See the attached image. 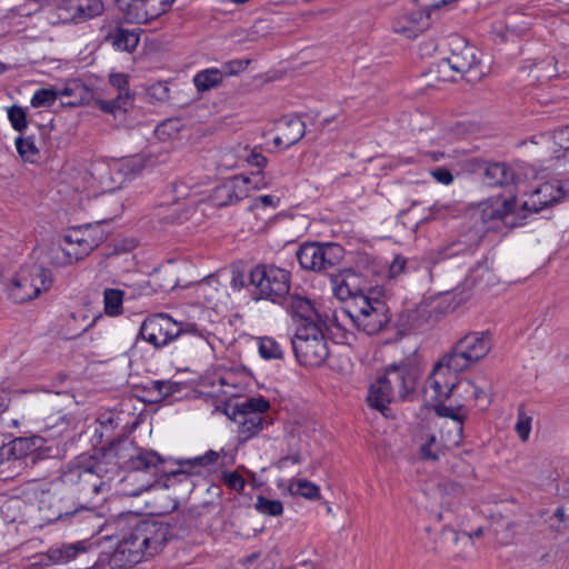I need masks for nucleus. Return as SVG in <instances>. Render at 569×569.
I'll use <instances>...</instances> for the list:
<instances>
[{
	"label": "nucleus",
	"mask_w": 569,
	"mask_h": 569,
	"mask_svg": "<svg viewBox=\"0 0 569 569\" xmlns=\"http://www.w3.org/2000/svg\"><path fill=\"white\" fill-rule=\"evenodd\" d=\"M52 282L50 270L31 264L20 268L8 287V293L14 303H24L37 298L42 291H48Z\"/></svg>",
	"instance_id": "nucleus-8"
},
{
	"label": "nucleus",
	"mask_w": 569,
	"mask_h": 569,
	"mask_svg": "<svg viewBox=\"0 0 569 569\" xmlns=\"http://www.w3.org/2000/svg\"><path fill=\"white\" fill-rule=\"evenodd\" d=\"M470 170L489 187L508 186L515 181V171L506 162H493L481 158L469 161Z\"/></svg>",
	"instance_id": "nucleus-18"
},
{
	"label": "nucleus",
	"mask_w": 569,
	"mask_h": 569,
	"mask_svg": "<svg viewBox=\"0 0 569 569\" xmlns=\"http://www.w3.org/2000/svg\"><path fill=\"white\" fill-rule=\"evenodd\" d=\"M385 301L371 298H357L356 302L348 303L343 309L353 325L365 333L372 336L381 332L390 318Z\"/></svg>",
	"instance_id": "nucleus-11"
},
{
	"label": "nucleus",
	"mask_w": 569,
	"mask_h": 569,
	"mask_svg": "<svg viewBox=\"0 0 569 569\" xmlns=\"http://www.w3.org/2000/svg\"><path fill=\"white\" fill-rule=\"evenodd\" d=\"M386 383L391 388L397 401L405 400L415 391L418 379V369L409 363L391 365L382 376Z\"/></svg>",
	"instance_id": "nucleus-19"
},
{
	"label": "nucleus",
	"mask_w": 569,
	"mask_h": 569,
	"mask_svg": "<svg viewBox=\"0 0 569 569\" xmlns=\"http://www.w3.org/2000/svg\"><path fill=\"white\" fill-rule=\"evenodd\" d=\"M254 508L258 512L266 516L277 517L283 512V506L280 500H270L263 496L257 497Z\"/></svg>",
	"instance_id": "nucleus-39"
},
{
	"label": "nucleus",
	"mask_w": 569,
	"mask_h": 569,
	"mask_svg": "<svg viewBox=\"0 0 569 569\" xmlns=\"http://www.w3.org/2000/svg\"><path fill=\"white\" fill-rule=\"evenodd\" d=\"M492 347L490 331H472L460 338L435 366L462 372L482 360Z\"/></svg>",
	"instance_id": "nucleus-5"
},
{
	"label": "nucleus",
	"mask_w": 569,
	"mask_h": 569,
	"mask_svg": "<svg viewBox=\"0 0 569 569\" xmlns=\"http://www.w3.org/2000/svg\"><path fill=\"white\" fill-rule=\"evenodd\" d=\"M249 60L236 59L228 62H224L221 68H218L222 73V77L237 76L240 72L244 71L249 66Z\"/></svg>",
	"instance_id": "nucleus-50"
},
{
	"label": "nucleus",
	"mask_w": 569,
	"mask_h": 569,
	"mask_svg": "<svg viewBox=\"0 0 569 569\" xmlns=\"http://www.w3.org/2000/svg\"><path fill=\"white\" fill-rule=\"evenodd\" d=\"M110 84L118 90L117 96L122 99L132 101V96L129 90V77L124 73H111L109 77Z\"/></svg>",
	"instance_id": "nucleus-43"
},
{
	"label": "nucleus",
	"mask_w": 569,
	"mask_h": 569,
	"mask_svg": "<svg viewBox=\"0 0 569 569\" xmlns=\"http://www.w3.org/2000/svg\"><path fill=\"white\" fill-rule=\"evenodd\" d=\"M322 326L296 327L291 345L300 365L318 367L328 358L329 348L322 332Z\"/></svg>",
	"instance_id": "nucleus-10"
},
{
	"label": "nucleus",
	"mask_w": 569,
	"mask_h": 569,
	"mask_svg": "<svg viewBox=\"0 0 569 569\" xmlns=\"http://www.w3.org/2000/svg\"><path fill=\"white\" fill-rule=\"evenodd\" d=\"M420 453L423 459L437 461L442 453L441 447L437 443L435 436H430L428 440L420 446Z\"/></svg>",
	"instance_id": "nucleus-46"
},
{
	"label": "nucleus",
	"mask_w": 569,
	"mask_h": 569,
	"mask_svg": "<svg viewBox=\"0 0 569 569\" xmlns=\"http://www.w3.org/2000/svg\"><path fill=\"white\" fill-rule=\"evenodd\" d=\"M96 106L106 113L116 114V112L119 110L127 111L131 106V102L122 99L121 96H117L110 100L98 99L96 101Z\"/></svg>",
	"instance_id": "nucleus-41"
},
{
	"label": "nucleus",
	"mask_w": 569,
	"mask_h": 569,
	"mask_svg": "<svg viewBox=\"0 0 569 569\" xmlns=\"http://www.w3.org/2000/svg\"><path fill=\"white\" fill-rule=\"evenodd\" d=\"M258 350L261 358L266 360L283 359V349L280 343L272 337L258 338Z\"/></svg>",
	"instance_id": "nucleus-35"
},
{
	"label": "nucleus",
	"mask_w": 569,
	"mask_h": 569,
	"mask_svg": "<svg viewBox=\"0 0 569 569\" xmlns=\"http://www.w3.org/2000/svg\"><path fill=\"white\" fill-rule=\"evenodd\" d=\"M409 321L416 328L429 325L432 321V310L428 305H420L411 311Z\"/></svg>",
	"instance_id": "nucleus-42"
},
{
	"label": "nucleus",
	"mask_w": 569,
	"mask_h": 569,
	"mask_svg": "<svg viewBox=\"0 0 569 569\" xmlns=\"http://www.w3.org/2000/svg\"><path fill=\"white\" fill-rule=\"evenodd\" d=\"M112 443H121L130 446L126 450L124 457L121 459V469L126 468L131 471H153L154 473L168 475L163 470H169L166 465L167 460L152 449L134 447L132 442L113 441Z\"/></svg>",
	"instance_id": "nucleus-14"
},
{
	"label": "nucleus",
	"mask_w": 569,
	"mask_h": 569,
	"mask_svg": "<svg viewBox=\"0 0 569 569\" xmlns=\"http://www.w3.org/2000/svg\"><path fill=\"white\" fill-rule=\"evenodd\" d=\"M515 430L522 441H527L529 439L531 431V417L527 416L521 407L518 410V420L515 426Z\"/></svg>",
	"instance_id": "nucleus-49"
},
{
	"label": "nucleus",
	"mask_w": 569,
	"mask_h": 569,
	"mask_svg": "<svg viewBox=\"0 0 569 569\" xmlns=\"http://www.w3.org/2000/svg\"><path fill=\"white\" fill-rule=\"evenodd\" d=\"M247 284V278L240 270H233L230 281L232 290L240 291Z\"/></svg>",
	"instance_id": "nucleus-55"
},
{
	"label": "nucleus",
	"mask_w": 569,
	"mask_h": 569,
	"mask_svg": "<svg viewBox=\"0 0 569 569\" xmlns=\"http://www.w3.org/2000/svg\"><path fill=\"white\" fill-rule=\"evenodd\" d=\"M270 408V403L262 397L247 398L237 403L233 410V420L238 423L239 437L247 441L258 435L263 428V413Z\"/></svg>",
	"instance_id": "nucleus-13"
},
{
	"label": "nucleus",
	"mask_w": 569,
	"mask_h": 569,
	"mask_svg": "<svg viewBox=\"0 0 569 569\" xmlns=\"http://www.w3.org/2000/svg\"><path fill=\"white\" fill-rule=\"evenodd\" d=\"M104 10L101 0H79L74 23H82L100 16Z\"/></svg>",
	"instance_id": "nucleus-34"
},
{
	"label": "nucleus",
	"mask_w": 569,
	"mask_h": 569,
	"mask_svg": "<svg viewBox=\"0 0 569 569\" xmlns=\"http://www.w3.org/2000/svg\"><path fill=\"white\" fill-rule=\"evenodd\" d=\"M16 148L18 153L27 160H31L33 157L38 154V149L31 137H18L16 139Z\"/></svg>",
	"instance_id": "nucleus-47"
},
{
	"label": "nucleus",
	"mask_w": 569,
	"mask_h": 569,
	"mask_svg": "<svg viewBox=\"0 0 569 569\" xmlns=\"http://www.w3.org/2000/svg\"><path fill=\"white\" fill-rule=\"evenodd\" d=\"M247 161L249 164L258 167V168H264L268 162L267 158L263 154L256 152V151H252L248 156Z\"/></svg>",
	"instance_id": "nucleus-58"
},
{
	"label": "nucleus",
	"mask_w": 569,
	"mask_h": 569,
	"mask_svg": "<svg viewBox=\"0 0 569 569\" xmlns=\"http://www.w3.org/2000/svg\"><path fill=\"white\" fill-rule=\"evenodd\" d=\"M407 266V259L400 256H397L389 267V277L397 278L401 273L405 272Z\"/></svg>",
	"instance_id": "nucleus-54"
},
{
	"label": "nucleus",
	"mask_w": 569,
	"mask_h": 569,
	"mask_svg": "<svg viewBox=\"0 0 569 569\" xmlns=\"http://www.w3.org/2000/svg\"><path fill=\"white\" fill-rule=\"evenodd\" d=\"M171 538V526L158 520H141L118 542L112 562L132 567L159 553Z\"/></svg>",
	"instance_id": "nucleus-2"
},
{
	"label": "nucleus",
	"mask_w": 569,
	"mask_h": 569,
	"mask_svg": "<svg viewBox=\"0 0 569 569\" xmlns=\"http://www.w3.org/2000/svg\"><path fill=\"white\" fill-rule=\"evenodd\" d=\"M343 257V247L335 242H303L296 251L300 268L316 273L338 267Z\"/></svg>",
	"instance_id": "nucleus-9"
},
{
	"label": "nucleus",
	"mask_w": 569,
	"mask_h": 569,
	"mask_svg": "<svg viewBox=\"0 0 569 569\" xmlns=\"http://www.w3.org/2000/svg\"><path fill=\"white\" fill-rule=\"evenodd\" d=\"M515 196L505 199L497 197L481 202L476 213L485 229L490 230L496 222L505 221V219L515 211Z\"/></svg>",
	"instance_id": "nucleus-22"
},
{
	"label": "nucleus",
	"mask_w": 569,
	"mask_h": 569,
	"mask_svg": "<svg viewBox=\"0 0 569 569\" xmlns=\"http://www.w3.org/2000/svg\"><path fill=\"white\" fill-rule=\"evenodd\" d=\"M391 388L386 383L385 379L379 377L369 387L367 395V403L370 408L383 412L392 401H397L393 397Z\"/></svg>",
	"instance_id": "nucleus-29"
},
{
	"label": "nucleus",
	"mask_w": 569,
	"mask_h": 569,
	"mask_svg": "<svg viewBox=\"0 0 569 569\" xmlns=\"http://www.w3.org/2000/svg\"><path fill=\"white\" fill-rule=\"evenodd\" d=\"M552 182L559 193V201L569 198V179L552 180Z\"/></svg>",
	"instance_id": "nucleus-56"
},
{
	"label": "nucleus",
	"mask_w": 569,
	"mask_h": 569,
	"mask_svg": "<svg viewBox=\"0 0 569 569\" xmlns=\"http://www.w3.org/2000/svg\"><path fill=\"white\" fill-rule=\"evenodd\" d=\"M138 337L156 349L163 348L177 339L183 345H191L196 350H202L209 345L207 332L199 330L196 323L178 322L167 313H156L146 318Z\"/></svg>",
	"instance_id": "nucleus-4"
},
{
	"label": "nucleus",
	"mask_w": 569,
	"mask_h": 569,
	"mask_svg": "<svg viewBox=\"0 0 569 569\" xmlns=\"http://www.w3.org/2000/svg\"><path fill=\"white\" fill-rule=\"evenodd\" d=\"M330 282L335 297L341 301L349 300L351 303L359 297L368 298L362 277L352 270L331 277Z\"/></svg>",
	"instance_id": "nucleus-23"
},
{
	"label": "nucleus",
	"mask_w": 569,
	"mask_h": 569,
	"mask_svg": "<svg viewBox=\"0 0 569 569\" xmlns=\"http://www.w3.org/2000/svg\"><path fill=\"white\" fill-rule=\"evenodd\" d=\"M8 118L16 131L22 132L28 127L27 113L20 106H12L8 109Z\"/></svg>",
	"instance_id": "nucleus-44"
},
{
	"label": "nucleus",
	"mask_w": 569,
	"mask_h": 569,
	"mask_svg": "<svg viewBox=\"0 0 569 569\" xmlns=\"http://www.w3.org/2000/svg\"><path fill=\"white\" fill-rule=\"evenodd\" d=\"M224 452L223 449L221 452L214 450H208L206 453L201 456H197L188 459H178L176 463L178 466L177 469L163 470L168 475V480L171 478L183 477L187 479L189 476L201 475L203 471L210 470L212 466H214L220 455Z\"/></svg>",
	"instance_id": "nucleus-24"
},
{
	"label": "nucleus",
	"mask_w": 569,
	"mask_h": 569,
	"mask_svg": "<svg viewBox=\"0 0 569 569\" xmlns=\"http://www.w3.org/2000/svg\"><path fill=\"white\" fill-rule=\"evenodd\" d=\"M218 281L214 278H209L199 283L198 292L202 295L203 297L208 298V293H210V289L212 288L213 283H217Z\"/></svg>",
	"instance_id": "nucleus-59"
},
{
	"label": "nucleus",
	"mask_w": 569,
	"mask_h": 569,
	"mask_svg": "<svg viewBox=\"0 0 569 569\" xmlns=\"http://www.w3.org/2000/svg\"><path fill=\"white\" fill-rule=\"evenodd\" d=\"M174 0H116L124 19L131 23H147L166 13Z\"/></svg>",
	"instance_id": "nucleus-15"
},
{
	"label": "nucleus",
	"mask_w": 569,
	"mask_h": 569,
	"mask_svg": "<svg viewBox=\"0 0 569 569\" xmlns=\"http://www.w3.org/2000/svg\"><path fill=\"white\" fill-rule=\"evenodd\" d=\"M430 26V16L427 10H406L396 16L391 23L395 33L405 39H413Z\"/></svg>",
	"instance_id": "nucleus-21"
},
{
	"label": "nucleus",
	"mask_w": 569,
	"mask_h": 569,
	"mask_svg": "<svg viewBox=\"0 0 569 569\" xmlns=\"http://www.w3.org/2000/svg\"><path fill=\"white\" fill-rule=\"evenodd\" d=\"M10 396L4 389H0V415L9 408Z\"/></svg>",
	"instance_id": "nucleus-62"
},
{
	"label": "nucleus",
	"mask_w": 569,
	"mask_h": 569,
	"mask_svg": "<svg viewBox=\"0 0 569 569\" xmlns=\"http://www.w3.org/2000/svg\"><path fill=\"white\" fill-rule=\"evenodd\" d=\"M280 305L291 316L297 327L323 325L321 315L316 309L313 301L307 296L289 292Z\"/></svg>",
	"instance_id": "nucleus-17"
},
{
	"label": "nucleus",
	"mask_w": 569,
	"mask_h": 569,
	"mask_svg": "<svg viewBox=\"0 0 569 569\" xmlns=\"http://www.w3.org/2000/svg\"><path fill=\"white\" fill-rule=\"evenodd\" d=\"M280 133L274 137L273 143L284 149L299 142L306 134V124L298 116H284L279 121Z\"/></svg>",
	"instance_id": "nucleus-25"
},
{
	"label": "nucleus",
	"mask_w": 569,
	"mask_h": 569,
	"mask_svg": "<svg viewBox=\"0 0 569 569\" xmlns=\"http://www.w3.org/2000/svg\"><path fill=\"white\" fill-rule=\"evenodd\" d=\"M59 97L64 98L63 106L78 107L91 101L93 92L81 80H68L61 89H58Z\"/></svg>",
	"instance_id": "nucleus-27"
},
{
	"label": "nucleus",
	"mask_w": 569,
	"mask_h": 569,
	"mask_svg": "<svg viewBox=\"0 0 569 569\" xmlns=\"http://www.w3.org/2000/svg\"><path fill=\"white\" fill-rule=\"evenodd\" d=\"M221 481L237 492H242L246 487V480L238 471H223L221 473Z\"/></svg>",
	"instance_id": "nucleus-48"
},
{
	"label": "nucleus",
	"mask_w": 569,
	"mask_h": 569,
	"mask_svg": "<svg viewBox=\"0 0 569 569\" xmlns=\"http://www.w3.org/2000/svg\"><path fill=\"white\" fill-rule=\"evenodd\" d=\"M140 29H126V28H116L113 31L109 32L107 36V41H109L116 49L127 52H132L140 40Z\"/></svg>",
	"instance_id": "nucleus-30"
},
{
	"label": "nucleus",
	"mask_w": 569,
	"mask_h": 569,
	"mask_svg": "<svg viewBox=\"0 0 569 569\" xmlns=\"http://www.w3.org/2000/svg\"><path fill=\"white\" fill-rule=\"evenodd\" d=\"M248 280L254 299L272 303H280L291 288V273L274 264H257L250 270Z\"/></svg>",
	"instance_id": "nucleus-6"
},
{
	"label": "nucleus",
	"mask_w": 569,
	"mask_h": 569,
	"mask_svg": "<svg viewBox=\"0 0 569 569\" xmlns=\"http://www.w3.org/2000/svg\"><path fill=\"white\" fill-rule=\"evenodd\" d=\"M183 388L181 382H174L169 380H154L151 381L150 389L157 391L160 399H166L172 397L173 395L180 392Z\"/></svg>",
	"instance_id": "nucleus-40"
},
{
	"label": "nucleus",
	"mask_w": 569,
	"mask_h": 569,
	"mask_svg": "<svg viewBox=\"0 0 569 569\" xmlns=\"http://www.w3.org/2000/svg\"><path fill=\"white\" fill-rule=\"evenodd\" d=\"M451 210V206L450 204H442V203H438L436 202L431 208H430V218L432 219H436V218H442L445 217L449 211Z\"/></svg>",
	"instance_id": "nucleus-57"
},
{
	"label": "nucleus",
	"mask_w": 569,
	"mask_h": 569,
	"mask_svg": "<svg viewBox=\"0 0 569 569\" xmlns=\"http://www.w3.org/2000/svg\"><path fill=\"white\" fill-rule=\"evenodd\" d=\"M181 517H182V521L179 522V519L177 518V520L174 522V527L184 531L192 526V515H191V512H188V513H183Z\"/></svg>",
	"instance_id": "nucleus-60"
},
{
	"label": "nucleus",
	"mask_w": 569,
	"mask_h": 569,
	"mask_svg": "<svg viewBox=\"0 0 569 569\" xmlns=\"http://www.w3.org/2000/svg\"><path fill=\"white\" fill-rule=\"evenodd\" d=\"M533 19V13L530 12H510L506 18V30L511 36H526L532 27Z\"/></svg>",
	"instance_id": "nucleus-31"
},
{
	"label": "nucleus",
	"mask_w": 569,
	"mask_h": 569,
	"mask_svg": "<svg viewBox=\"0 0 569 569\" xmlns=\"http://www.w3.org/2000/svg\"><path fill=\"white\" fill-rule=\"evenodd\" d=\"M87 551L84 541L56 543L47 550V560L54 565H66Z\"/></svg>",
	"instance_id": "nucleus-28"
},
{
	"label": "nucleus",
	"mask_w": 569,
	"mask_h": 569,
	"mask_svg": "<svg viewBox=\"0 0 569 569\" xmlns=\"http://www.w3.org/2000/svg\"><path fill=\"white\" fill-rule=\"evenodd\" d=\"M128 445L110 443L93 455L82 453L62 470L61 481L83 499H92L111 489V482L121 471V459Z\"/></svg>",
	"instance_id": "nucleus-1"
},
{
	"label": "nucleus",
	"mask_w": 569,
	"mask_h": 569,
	"mask_svg": "<svg viewBox=\"0 0 569 569\" xmlns=\"http://www.w3.org/2000/svg\"><path fill=\"white\" fill-rule=\"evenodd\" d=\"M223 81L222 73L218 68H208L197 72L192 82L199 92H206L218 88Z\"/></svg>",
	"instance_id": "nucleus-33"
},
{
	"label": "nucleus",
	"mask_w": 569,
	"mask_h": 569,
	"mask_svg": "<svg viewBox=\"0 0 569 569\" xmlns=\"http://www.w3.org/2000/svg\"><path fill=\"white\" fill-rule=\"evenodd\" d=\"M123 291L120 289H106L103 292L104 311L108 316L122 313Z\"/></svg>",
	"instance_id": "nucleus-36"
},
{
	"label": "nucleus",
	"mask_w": 569,
	"mask_h": 569,
	"mask_svg": "<svg viewBox=\"0 0 569 569\" xmlns=\"http://www.w3.org/2000/svg\"><path fill=\"white\" fill-rule=\"evenodd\" d=\"M59 17L63 21L74 22L79 0H54Z\"/></svg>",
	"instance_id": "nucleus-45"
},
{
	"label": "nucleus",
	"mask_w": 569,
	"mask_h": 569,
	"mask_svg": "<svg viewBox=\"0 0 569 569\" xmlns=\"http://www.w3.org/2000/svg\"><path fill=\"white\" fill-rule=\"evenodd\" d=\"M287 462H291L293 465L300 463L301 462V457H300V455H292V456L282 457L279 460V467L286 466Z\"/></svg>",
	"instance_id": "nucleus-63"
},
{
	"label": "nucleus",
	"mask_w": 569,
	"mask_h": 569,
	"mask_svg": "<svg viewBox=\"0 0 569 569\" xmlns=\"http://www.w3.org/2000/svg\"><path fill=\"white\" fill-rule=\"evenodd\" d=\"M552 181L541 183L522 204L526 212H539L549 206L559 202V193Z\"/></svg>",
	"instance_id": "nucleus-26"
},
{
	"label": "nucleus",
	"mask_w": 569,
	"mask_h": 569,
	"mask_svg": "<svg viewBox=\"0 0 569 569\" xmlns=\"http://www.w3.org/2000/svg\"><path fill=\"white\" fill-rule=\"evenodd\" d=\"M289 491L292 495H298L309 500L320 498L319 487L309 480L298 479L292 481L289 486Z\"/></svg>",
	"instance_id": "nucleus-37"
},
{
	"label": "nucleus",
	"mask_w": 569,
	"mask_h": 569,
	"mask_svg": "<svg viewBox=\"0 0 569 569\" xmlns=\"http://www.w3.org/2000/svg\"><path fill=\"white\" fill-rule=\"evenodd\" d=\"M46 558H47V551L42 552V553H38V555L33 556L32 559L34 561L32 562V565L41 566V567H48V566L54 565V562L48 561Z\"/></svg>",
	"instance_id": "nucleus-61"
},
{
	"label": "nucleus",
	"mask_w": 569,
	"mask_h": 569,
	"mask_svg": "<svg viewBox=\"0 0 569 569\" xmlns=\"http://www.w3.org/2000/svg\"><path fill=\"white\" fill-rule=\"evenodd\" d=\"M58 98V88L39 89L31 98V106L33 108L51 107Z\"/></svg>",
	"instance_id": "nucleus-38"
},
{
	"label": "nucleus",
	"mask_w": 569,
	"mask_h": 569,
	"mask_svg": "<svg viewBox=\"0 0 569 569\" xmlns=\"http://www.w3.org/2000/svg\"><path fill=\"white\" fill-rule=\"evenodd\" d=\"M473 389L476 392L471 393V400L478 401L487 397L486 392L482 389L478 388L476 385H473Z\"/></svg>",
	"instance_id": "nucleus-64"
},
{
	"label": "nucleus",
	"mask_w": 569,
	"mask_h": 569,
	"mask_svg": "<svg viewBox=\"0 0 569 569\" xmlns=\"http://www.w3.org/2000/svg\"><path fill=\"white\" fill-rule=\"evenodd\" d=\"M450 421L441 427V436L446 446L458 447L463 439V422L466 416L447 417Z\"/></svg>",
	"instance_id": "nucleus-32"
},
{
	"label": "nucleus",
	"mask_w": 569,
	"mask_h": 569,
	"mask_svg": "<svg viewBox=\"0 0 569 569\" xmlns=\"http://www.w3.org/2000/svg\"><path fill=\"white\" fill-rule=\"evenodd\" d=\"M249 178L231 177L212 190L210 201L219 208L236 204L249 196Z\"/></svg>",
	"instance_id": "nucleus-20"
},
{
	"label": "nucleus",
	"mask_w": 569,
	"mask_h": 569,
	"mask_svg": "<svg viewBox=\"0 0 569 569\" xmlns=\"http://www.w3.org/2000/svg\"><path fill=\"white\" fill-rule=\"evenodd\" d=\"M432 178L445 186L451 184L453 181V176L451 171L445 167H438L430 171Z\"/></svg>",
	"instance_id": "nucleus-52"
},
{
	"label": "nucleus",
	"mask_w": 569,
	"mask_h": 569,
	"mask_svg": "<svg viewBox=\"0 0 569 569\" xmlns=\"http://www.w3.org/2000/svg\"><path fill=\"white\" fill-rule=\"evenodd\" d=\"M479 64L476 49L465 46L460 51H452L437 63V71L443 81H456L457 76L463 77Z\"/></svg>",
	"instance_id": "nucleus-16"
},
{
	"label": "nucleus",
	"mask_w": 569,
	"mask_h": 569,
	"mask_svg": "<svg viewBox=\"0 0 569 569\" xmlns=\"http://www.w3.org/2000/svg\"><path fill=\"white\" fill-rule=\"evenodd\" d=\"M279 203V199L274 198L270 194L256 197L252 201L251 208H267L272 207L277 208Z\"/></svg>",
	"instance_id": "nucleus-53"
},
{
	"label": "nucleus",
	"mask_w": 569,
	"mask_h": 569,
	"mask_svg": "<svg viewBox=\"0 0 569 569\" xmlns=\"http://www.w3.org/2000/svg\"><path fill=\"white\" fill-rule=\"evenodd\" d=\"M59 452L58 446L40 436L20 437L0 448V458L30 460L34 465L38 460L58 457Z\"/></svg>",
	"instance_id": "nucleus-12"
},
{
	"label": "nucleus",
	"mask_w": 569,
	"mask_h": 569,
	"mask_svg": "<svg viewBox=\"0 0 569 569\" xmlns=\"http://www.w3.org/2000/svg\"><path fill=\"white\" fill-rule=\"evenodd\" d=\"M555 143L565 152H569V126L558 128L552 133Z\"/></svg>",
	"instance_id": "nucleus-51"
},
{
	"label": "nucleus",
	"mask_w": 569,
	"mask_h": 569,
	"mask_svg": "<svg viewBox=\"0 0 569 569\" xmlns=\"http://www.w3.org/2000/svg\"><path fill=\"white\" fill-rule=\"evenodd\" d=\"M91 226L73 227L62 236L64 246L51 250V262L56 266L71 264L87 257L101 242Z\"/></svg>",
	"instance_id": "nucleus-7"
},
{
	"label": "nucleus",
	"mask_w": 569,
	"mask_h": 569,
	"mask_svg": "<svg viewBox=\"0 0 569 569\" xmlns=\"http://www.w3.org/2000/svg\"><path fill=\"white\" fill-rule=\"evenodd\" d=\"M458 373L443 366H435L426 381L425 395L438 417H467L465 408L476 391L473 383L459 379Z\"/></svg>",
	"instance_id": "nucleus-3"
}]
</instances>
